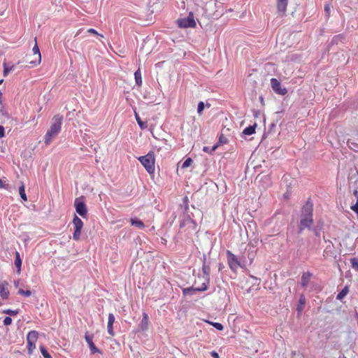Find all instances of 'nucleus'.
Listing matches in <instances>:
<instances>
[{"label":"nucleus","instance_id":"1","mask_svg":"<svg viewBox=\"0 0 358 358\" xmlns=\"http://www.w3.org/2000/svg\"><path fill=\"white\" fill-rule=\"evenodd\" d=\"M313 224V203L308 199L301 210L300 221L298 233L301 234L305 229H311Z\"/></svg>","mask_w":358,"mask_h":358},{"label":"nucleus","instance_id":"2","mask_svg":"<svg viewBox=\"0 0 358 358\" xmlns=\"http://www.w3.org/2000/svg\"><path fill=\"white\" fill-rule=\"evenodd\" d=\"M64 117L62 115L57 114L51 120V124L48 129L45 136L44 142L45 145H49L53 138H55L61 131Z\"/></svg>","mask_w":358,"mask_h":358},{"label":"nucleus","instance_id":"3","mask_svg":"<svg viewBox=\"0 0 358 358\" xmlns=\"http://www.w3.org/2000/svg\"><path fill=\"white\" fill-rule=\"evenodd\" d=\"M203 15L207 18L218 19L223 15V4L210 0L202 7Z\"/></svg>","mask_w":358,"mask_h":358},{"label":"nucleus","instance_id":"4","mask_svg":"<svg viewBox=\"0 0 358 358\" xmlns=\"http://www.w3.org/2000/svg\"><path fill=\"white\" fill-rule=\"evenodd\" d=\"M138 160L149 173H153L155 172V160L152 153L149 152L144 156H141L138 158Z\"/></svg>","mask_w":358,"mask_h":358},{"label":"nucleus","instance_id":"5","mask_svg":"<svg viewBox=\"0 0 358 358\" xmlns=\"http://www.w3.org/2000/svg\"><path fill=\"white\" fill-rule=\"evenodd\" d=\"M74 207L76 213L85 218L87 215V208L85 204V197L84 196H79L75 199Z\"/></svg>","mask_w":358,"mask_h":358},{"label":"nucleus","instance_id":"6","mask_svg":"<svg viewBox=\"0 0 358 358\" xmlns=\"http://www.w3.org/2000/svg\"><path fill=\"white\" fill-rule=\"evenodd\" d=\"M176 23L180 28H194L196 25L192 12L185 17L178 19Z\"/></svg>","mask_w":358,"mask_h":358},{"label":"nucleus","instance_id":"7","mask_svg":"<svg viewBox=\"0 0 358 358\" xmlns=\"http://www.w3.org/2000/svg\"><path fill=\"white\" fill-rule=\"evenodd\" d=\"M38 333L36 331H30L27 335V343L28 354L33 353L34 350L36 348V342L37 341Z\"/></svg>","mask_w":358,"mask_h":358},{"label":"nucleus","instance_id":"8","mask_svg":"<svg viewBox=\"0 0 358 358\" xmlns=\"http://www.w3.org/2000/svg\"><path fill=\"white\" fill-rule=\"evenodd\" d=\"M73 224L74 227V232L73 234V238L75 241H78L80 238L81 230L83 227V222L76 215H74L73 219Z\"/></svg>","mask_w":358,"mask_h":358},{"label":"nucleus","instance_id":"9","mask_svg":"<svg viewBox=\"0 0 358 358\" xmlns=\"http://www.w3.org/2000/svg\"><path fill=\"white\" fill-rule=\"evenodd\" d=\"M226 254L229 268L231 271L236 272L238 268L241 266L240 262L238 260L237 257L230 250H227Z\"/></svg>","mask_w":358,"mask_h":358},{"label":"nucleus","instance_id":"10","mask_svg":"<svg viewBox=\"0 0 358 358\" xmlns=\"http://www.w3.org/2000/svg\"><path fill=\"white\" fill-rule=\"evenodd\" d=\"M202 262V271L203 273V278H205V282L203 283H207V285L208 286L210 283V263L207 262V257L206 254L203 255Z\"/></svg>","mask_w":358,"mask_h":358},{"label":"nucleus","instance_id":"11","mask_svg":"<svg viewBox=\"0 0 358 358\" xmlns=\"http://www.w3.org/2000/svg\"><path fill=\"white\" fill-rule=\"evenodd\" d=\"M36 43L34 46L33 47L32 52H33V56L35 57L34 59L29 60V56H27V62L31 64L32 66H36L39 64L41 62V55L39 50V48L36 43V38H35Z\"/></svg>","mask_w":358,"mask_h":358},{"label":"nucleus","instance_id":"12","mask_svg":"<svg viewBox=\"0 0 358 358\" xmlns=\"http://www.w3.org/2000/svg\"><path fill=\"white\" fill-rule=\"evenodd\" d=\"M271 85L273 91L279 95H285L287 93V90L285 87H282L280 82L276 78L271 79Z\"/></svg>","mask_w":358,"mask_h":358},{"label":"nucleus","instance_id":"13","mask_svg":"<svg viewBox=\"0 0 358 358\" xmlns=\"http://www.w3.org/2000/svg\"><path fill=\"white\" fill-rule=\"evenodd\" d=\"M207 283H203L200 287H189L182 289V294L185 296L194 295L197 292H204L208 289Z\"/></svg>","mask_w":358,"mask_h":358},{"label":"nucleus","instance_id":"14","mask_svg":"<svg viewBox=\"0 0 358 358\" xmlns=\"http://www.w3.org/2000/svg\"><path fill=\"white\" fill-rule=\"evenodd\" d=\"M85 341L87 343L92 354L101 353V351L96 347L92 339L93 335L89 334L87 332L85 335Z\"/></svg>","mask_w":358,"mask_h":358},{"label":"nucleus","instance_id":"15","mask_svg":"<svg viewBox=\"0 0 358 358\" xmlns=\"http://www.w3.org/2000/svg\"><path fill=\"white\" fill-rule=\"evenodd\" d=\"M287 4L288 0H277L276 7L278 13L283 15L287 10Z\"/></svg>","mask_w":358,"mask_h":358},{"label":"nucleus","instance_id":"16","mask_svg":"<svg viewBox=\"0 0 358 358\" xmlns=\"http://www.w3.org/2000/svg\"><path fill=\"white\" fill-rule=\"evenodd\" d=\"M313 276V273L310 271L303 272L301 278V285L302 287H307L310 283V278Z\"/></svg>","mask_w":358,"mask_h":358},{"label":"nucleus","instance_id":"17","mask_svg":"<svg viewBox=\"0 0 358 358\" xmlns=\"http://www.w3.org/2000/svg\"><path fill=\"white\" fill-rule=\"evenodd\" d=\"M8 285L6 280L0 282V296L3 299H8L9 296V291L7 288Z\"/></svg>","mask_w":358,"mask_h":358},{"label":"nucleus","instance_id":"18","mask_svg":"<svg viewBox=\"0 0 358 358\" xmlns=\"http://www.w3.org/2000/svg\"><path fill=\"white\" fill-rule=\"evenodd\" d=\"M189 224H193V225L195 224L194 220L189 213L183 214L182 220L180 222V228H183Z\"/></svg>","mask_w":358,"mask_h":358},{"label":"nucleus","instance_id":"19","mask_svg":"<svg viewBox=\"0 0 358 358\" xmlns=\"http://www.w3.org/2000/svg\"><path fill=\"white\" fill-rule=\"evenodd\" d=\"M306 296L303 294H301L299 299V302L296 306V311L299 314H301L302 311L304 309V306L306 304Z\"/></svg>","mask_w":358,"mask_h":358},{"label":"nucleus","instance_id":"20","mask_svg":"<svg viewBox=\"0 0 358 358\" xmlns=\"http://www.w3.org/2000/svg\"><path fill=\"white\" fill-rule=\"evenodd\" d=\"M148 315L147 313H143V318L140 323V327L141 330L145 331L147 330L148 328Z\"/></svg>","mask_w":358,"mask_h":358},{"label":"nucleus","instance_id":"21","mask_svg":"<svg viewBox=\"0 0 358 358\" xmlns=\"http://www.w3.org/2000/svg\"><path fill=\"white\" fill-rule=\"evenodd\" d=\"M15 255V266L17 268V271L20 273L22 267V259L19 252L16 251Z\"/></svg>","mask_w":358,"mask_h":358},{"label":"nucleus","instance_id":"22","mask_svg":"<svg viewBox=\"0 0 358 358\" xmlns=\"http://www.w3.org/2000/svg\"><path fill=\"white\" fill-rule=\"evenodd\" d=\"M257 124L255 123L253 125H250L243 129V134L245 135H252L255 133V129Z\"/></svg>","mask_w":358,"mask_h":358},{"label":"nucleus","instance_id":"23","mask_svg":"<svg viewBox=\"0 0 358 358\" xmlns=\"http://www.w3.org/2000/svg\"><path fill=\"white\" fill-rule=\"evenodd\" d=\"M131 225L135 226L139 229H143L145 227V224L143 222V221H141V220H139L138 218H131Z\"/></svg>","mask_w":358,"mask_h":358},{"label":"nucleus","instance_id":"24","mask_svg":"<svg viewBox=\"0 0 358 358\" xmlns=\"http://www.w3.org/2000/svg\"><path fill=\"white\" fill-rule=\"evenodd\" d=\"M181 208H183V214L189 213V199L187 196L182 199V204L181 205Z\"/></svg>","mask_w":358,"mask_h":358},{"label":"nucleus","instance_id":"25","mask_svg":"<svg viewBox=\"0 0 358 358\" xmlns=\"http://www.w3.org/2000/svg\"><path fill=\"white\" fill-rule=\"evenodd\" d=\"M134 78H135V81H136V85H138L139 87L141 86L142 85V77H141V72L140 69H138L137 71H135Z\"/></svg>","mask_w":358,"mask_h":358},{"label":"nucleus","instance_id":"26","mask_svg":"<svg viewBox=\"0 0 358 358\" xmlns=\"http://www.w3.org/2000/svg\"><path fill=\"white\" fill-rule=\"evenodd\" d=\"M135 117H136V120L137 121V123H138L139 127L141 129H146L148 127L147 122L142 121L141 117H139V115L136 113H135Z\"/></svg>","mask_w":358,"mask_h":358},{"label":"nucleus","instance_id":"27","mask_svg":"<svg viewBox=\"0 0 358 358\" xmlns=\"http://www.w3.org/2000/svg\"><path fill=\"white\" fill-rule=\"evenodd\" d=\"M205 106L207 108L210 107V103L205 104L203 101H199L197 106V113L199 115H202L203 110H204Z\"/></svg>","mask_w":358,"mask_h":358},{"label":"nucleus","instance_id":"28","mask_svg":"<svg viewBox=\"0 0 358 358\" xmlns=\"http://www.w3.org/2000/svg\"><path fill=\"white\" fill-rule=\"evenodd\" d=\"M348 146L349 148L354 152H358V143L355 141L349 139L347 142Z\"/></svg>","mask_w":358,"mask_h":358},{"label":"nucleus","instance_id":"29","mask_svg":"<svg viewBox=\"0 0 358 358\" xmlns=\"http://www.w3.org/2000/svg\"><path fill=\"white\" fill-rule=\"evenodd\" d=\"M19 194L20 195L21 199L24 201H27V194L25 193V187H24V185L23 183H22V185L19 187Z\"/></svg>","mask_w":358,"mask_h":358},{"label":"nucleus","instance_id":"30","mask_svg":"<svg viewBox=\"0 0 358 358\" xmlns=\"http://www.w3.org/2000/svg\"><path fill=\"white\" fill-rule=\"evenodd\" d=\"M219 147V143L215 144L213 146H204L203 148V151L209 154H212L217 148Z\"/></svg>","mask_w":358,"mask_h":358},{"label":"nucleus","instance_id":"31","mask_svg":"<svg viewBox=\"0 0 358 358\" xmlns=\"http://www.w3.org/2000/svg\"><path fill=\"white\" fill-rule=\"evenodd\" d=\"M349 289L348 286H345L337 295L336 299L338 300H342L348 293Z\"/></svg>","mask_w":358,"mask_h":358},{"label":"nucleus","instance_id":"32","mask_svg":"<svg viewBox=\"0 0 358 358\" xmlns=\"http://www.w3.org/2000/svg\"><path fill=\"white\" fill-rule=\"evenodd\" d=\"M345 37L342 34L334 36L331 40V43L338 44L339 41L342 42Z\"/></svg>","mask_w":358,"mask_h":358},{"label":"nucleus","instance_id":"33","mask_svg":"<svg viewBox=\"0 0 358 358\" xmlns=\"http://www.w3.org/2000/svg\"><path fill=\"white\" fill-rule=\"evenodd\" d=\"M206 322L212 325L213 327H215L216 329L219 331H222L224 329L223 325L221 323L219 322H213L208 320H206Z\"/></svg>","mask_w":358,"mask_h":358},{"label":"nucleus","instance_id":"34","mask_svg":"<svg viewBox=\"0 0 358 358\" xmlns=\"http://www.w3.org/2000/svg\"><path fill=\"white\" fill-rule=\"evenodd\" d=\"M20 310H12V309H5L3 310V313L8 315H16L19 313Z\"/></svg>","mask_w":358,"mask_h":358},{"label":"nucleus","instance_id":"35","mask_svg":"<svg viewBox=\"0 0 358 358\" xmlns=\"http://www.w3.org/2000/svg\"><path fill=\"white\" fill-rule=\"evenodd\" d=\"M40 350L44 358H52L51 355L43 345L40 346Z\"/></svg>","mask_w":358,"mask_h":358},{"label":"nucleus","instance_id":"36","mask_svg":"<svg viewBox=\"0 0 358 358\" xmlns=\"http://www.w3.org/2000/svg\"><path fill=\"white\" fill-rule=\"evenodd\" d=\"M324 10V13H325V17L328 19L329 17L330 13H331V4L329 3H325Z\"/></svg>","mask_w":358,"mask_h":358},{"label":"nucleus","instance_id":"37","mask_svg":"<svg viewBox=\"0 0 358 358\" xmlns=\"http://www.w3.org/2000/svg\"><path fill=\"white\" fill-rule=\"evenodd\" d=\"M350 263L352 268L358 271V258L354 257L350 259Z\"/></svg>","mask_w":358,"mask_h":358},{"label":"nucleus","instance_id":"38","mask_svg":"<svg viewBox=\"0 0 358 358\" xmlns=\"http://www.w3.org/2000/svg\"><path fill=\"white\" fill-rule=\"evenodd\" d=\"M192 162H193V160L192 159V158H190V157L187 158L185 160V162H183V164L182 165V168L185 169V168L189 167L192 164Z\"/></svg>","mask_w":358,"mask_h":358},{"label":"nucleus","instance_id":"39","mask_svg":"<svg viewBox=\"0 0 358 358\" xmlns=\"http://www.w3.org/2000/svg\"><path fill=\"white\" fill-rule=\"evenodd\" d=\"M18 294H20V295H24L27 297L31 296V292L30 290H26L24 291V289H20L17 292Z\"/></svg>","mask_w":358,"mask_h":358},{"label":"nucleus","instance_id":"40","mask_svg":"<svg viewBox=\"0 0 358 358\" xmlns=\"http://www.w3.org/2000/svg\"><path fill=\"white\" fill-rule=\"evenodd\" d=\"M10 72V70L9 69V66H7V64L6 62L3 63V76L6 77L8 76V74Z\"/></svg>","mask_w":358,"mask_h":358},{"label":"nucleus","instance_id":"41","mask_svg":"<svg viewBox=\"0 0 358 358\" xmlns=\"http://www.w3.org/2000/svg\"><path fill=\"white\" fill-rule=\"evenodd\" d=\"M113 324H108V325H107V331H108V334H110V336H113L115 333H114V331H113Z\"/></svg>","mask_w":358,"mask_h":358},{"label":"nucleus","instance_id":"42","mask_svg":"<svg viewBox=\"0 0 358 358\" xmlns=\"http://www.w3.org/2000/svg\"><path fill=\"white\" fill-rule=\"evenodd\" d=\"M227 143V138L223 134H221L219 138V141L217 143H219V145H220L221 144Z\"/></svg>","mask_w":358,"mask_h":358},{"label":"nucleus","instance_id":"43","mask_svg":"<svg viewBox=\"0 0 358 358\" xmlns=\"http://www.w3.org/2000/svg\"><path fill=\"white\" fill-rule=\"evenodd\" d=\"M12 318L9 316H6L3 320V324L5 326H8L12 323Z\"/></svg>","mask_w":358,"mask_h":358},{"label":"nucleus","instance_id":"44","mask_svg":"<svg viewBox=\"0 0 358 358\" xmlns=\"http://www.w3.org/2000/svg\"><path fill=\"white\" fill-rule=\"evenodd\" d=\"M115 318L114 315L113 313H109L108 314V323L113 324V323L115 322Z\"/></svg>","mask_w":358,"mask_h":358},{"label":"nucleus","instance_id":"45","mask_svg":"<svg viewBox=\"0 0 358 358\" xmlns=\"http://www.w3.org/2000/svg\"><path fill=\"white\" fill-rule=\"evenodd\" d=\"M186 227H187V228L189 229H191L192 231H195L196 229V227H197V224L196 222H195V224L193 225V224H189L188 225H187Z\"/></svg>","mask_w":358,"mask_h":358},{"label":"nucleus","instance_id":"46","mask_svg":"<svg viewBox=\"0 0 358 358\" xmlns=\"http://www.w3.org/2000/svg\"><path fill=\"white\" fill-rule=\"evenodd\" d=\"M0 188L8 189V185L5 184L2 179H0Z\"/></svg>","mask_w":358,"mask_h":358},{"label":"nucleus","instance_id":"47","mask_svg":"<svg viewBox=\"0 0 358 358\" xmlns=\"http://www.w3.org/2000/svg\"><path fill=\"white\" fill-rule=\"evenodd\" d=\"M5 136V129L2 125H0V138Z\"/></svg>","mask_w":358,"mask_h":358},{"label":"nucleus","instance_id":"48","mask_svg":"<svg viewBox=\"0 0 358 358\" xmlns=\"http://www.w3.org/2000/svg\"><path fill=\"white\" fill-rule=\"evenodd\" d=\"M210 355H211L213 358H220V355H219V354H218L216 351H215V350H213V351L210 352Z\"/></svg>","mask_w":358,"mask_h":358},{"label":"nucleus","instance_id":"49","mask_svg":"<svg viewBox=\"0 0 358 358\" xmlns=\"http://www.w3.org/2000/svg\"><path fill=\"white\" fill-rule=\"evenodd\" d=\"M313 231H314L315 235L316 236H320V230H319V229H317V228H313Z\"/></svg>","mask_w":358,"mask_h":358},{"label":"nucleus","instance_id":"50","mask_svg":"<svg viewBox=\"0 0 358 358\" xmlns=\"http://www.w3.org/2000/svg\"><path fill=\"white\" fill-rule=\"evenodd\" d=\"M353 195L357 198V202H358V189H354Z\"/></svg>","mask_w":358,"mask_h":358},{"label":"nucleus","instance_id":"51","mask_svg":"<svg viewBox=\"0 0 358 358\" xmlns=\"http://www.w3.org/2000/svg\"><path fill=\"white\" fill-rule=\"evenodd\" d=\"M87 31L89 33H92V34H98V33L96 32V31L94 29H89L87 30Z\"/></svg>","mask_w":358,"mask_h":358},{"label":"nucleus","instance_id":"52","mask_svg":"<svg viewBox=\"0 0 358 358\" xmlns=\"http://www.w3.org/2000/svg\"><path fill=\"white\" fill-rule=\"evenodd\" d=\"M224 268V266L222 263H220L219 265H218L219 271H222Z\"/></svg>","mask_w":358,"mask_h":358},{"label":"nucleus","instance_id":"53","mask_svg":"<svg viewBox=\"0 0 358 358\" xmlns=\"http://www.w3.org/2000/svg\"><path fill=\"white\" fill-rule=\"evenodd\" d=\"M14 68H15V65H12L11 66L9 67L10 71L14 70Z\"/></svg>","mask_w":358,"mask_h":358},{"label":"nucleus","instance_id":"54","mask_svg":"<svg viewBox=\"0 0 358 358\" xmlns=\"http://www.w3.org/2000/svg\"><path fill=\"white\" fill-rule=\"evenodd\" d=\"M275 127V124H271L270 129H273V127Z\"/></svg>","mask_w":358,"mask_h":358},{"label":"nucleus","instance_id":"55","mask_svg":"<svg viewBox=\"0 0 358 358\" xmlns=\"http://www.w3.org/2000/svg\"><path fill=\"white\" fill-rule=\"evenodd\" d=\"M257 113H258V112H257V111H256V112H255V117H257Z\"/></svg>","mask_w":358,"mask_h":358},{"label":"nucleus","instance_id":"56","mask_svg":"<svg viewBox=\"0 0 358 358\" xmlns=\"http://www.w3.org/2000/svg\"><path fill=\"white\" fill-rule=\"evenodd\" d=\"M3 82V80H0V85Z\"/></svg>","mask_w":358,"mask_h":358},{"label":"nucleus","instance_id":"57","mask_svg":"<svg viewBox=\"0 0 358 358\" xmlns=\"http://www.w3.org/2000/svg\"><path fill=\"white\" fill-rule=\"evenodd\" d=\"M357 175L358 176V170H357Z\"/></svg>","mask_w":358,"mask_h":358},{"label":"nucleus","instance_id":"58","mask_svg":"<svg viewBox=\"0 0 358 358\" xmlns=\"http://www.w3.org/2000/svg\"><path fill=\"white\" fill-rule=\"evenodd\" d=\"M1 306V303H0V306Z\"/></svg>","mask_w":358,"mask_h":358}]
</instances>
